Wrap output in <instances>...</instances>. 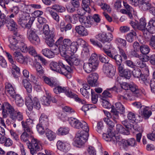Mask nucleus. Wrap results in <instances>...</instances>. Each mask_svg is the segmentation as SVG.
Segmentation results:
<instances>
[{"label":"nucleus","instance_id":"f257e3e1","mask_svg":"<svg viewBox=\"0 0 155 155\" xmlns=\"http://www.w3.org/2000/svg\"><path fill=\"white\" fill-rule=\"evenodd\" d=\"M20 139L22 142L28 143V147L32 155H34L42 149L41 142L34 138L32 136H29L26 132H24L22 133L20 137Z\"/></svg>","mask_w":155,"mask_h":155},{"label":"nucleus","instance_id":"f03ea898","mask_svg":"<svg viewBox=\"0 0 155 155\" xmlns=\"http://www.w3.org/2000/svg\"><path fill=\"white\" fill-rule=\"evenodd\" d=\"M62 37L58 40L56 42L57 45H60L59 50L61 56L65 57L70 55L71 53L69 50L71 45L72 44L71 40L68 38H66L63 40Z\"/></svg>","mask_w":155,"mask_h":155},{"label":"nucleus","instance_id":"7ed1b4c3","mask_svg":"<svg viewBox=\"0 0 155 155\" xmlns=\"http://www.w3.org/2000/svg\"><path fill=\"white\" fill-rule=\"evenodd\" d=\"M88 131L81 130L78 131L76 134L74 139V141L78 147H81L87 141L88 137Z\"/></svg>","mask_w":155,"mask_h":155},{"label":"nucleus","instance_id":"20e7f679","mask_svg":"<svg viewBox=\"0 0 155 155\" xmlns=\"http://www.w3.org/2000/svg\"><path fill=\"white\" fill-rule=\"evenodd\" d=\"M34 20V17H30L29 14L23 13L20 15L18 22L22 27L29 28Z\"/></svg>","mask_w":155,"mask_h":155},{"label":"nucleus","instance_id":"39448f33","mask_svg":"<svg viewBox=\"0 0 155 155\" xmlns=\"http://www.w3.org/2000/svg\"><path fill=\"white\" fill-rule=\"evenodd\" d=\"M25 104L28 110H31L33 107L37 109L40 107V105L38 99L36 97H33L31 94H28L25 99Z\"/></svg>","mask_w":155,"mask_h":155},{"label":"nucleus","instance_id":"423d86ee","mask_svg":"<svg viewBox=\"0 0 155 155\" xmlns=\"http://www.w3.org/2000/svg\"><path fill=\"white\" fill-rule=\"evenodd\" d=\"M69 124L73 128L82 130L89 131V128L87 123L84 121H80L75 118H70L68 120Z\"/></svg>","mask_w":155,"mask_h":155},{"label":"nucleus","instance_id":"0eeeda50","mask_svg":"<svg viewBox=\"0 0 155 155\" xmlns=\"http://www.w3.org/2000/svg\"><path fill=\"white\" fill-rule=\"evenodd\" d=\"M22 38V36L20 35H15L9 38V41L10 43L9 46L11 50L14 51L19 49L20 46L18 41H20Z\"/></svg>","mask_w":155,"mask_h":155},{"label":"nucleus","instance_id":"6e6552de","mask_svg":"<svg viewBox=\"0 0 155 155\" xmlns=\"http://www.w3.org/2000/svg\"><path fill=\"white\" fill-rule=\"evenodd\" d=\"M125 108L124 106L120 102H117L115 104V108L114 106L112 107L111 113L114 114V117H113L115 119H119L118 114H123Z\"/></svg>","mask_w":155,"mask_h":155},{"label":"nucleus","instance_id":"1a4fd4ad","mask_svg":"<svg viewBox=\"0 0 155 155\" xmlns=\"http://www.w3.org/2000/svg\"><path fill=\"white\" fill-rule=\"evenodd\" d=\"M115 67L111 65L108 64L104 65V66L103 71L108 77L113 78L116 72Z\"/></svg>","mask_w":155,"mask_h":155},{"label":"nucleus","instance_id":"9d476101","mask_svg":"<svg viewBox=\"0 0 155 155\" xmlns=\"http://www.w3.org/2000/svg\"><path fill=\"white\" fill-rule=\"evenodd\" d=\"M28 36L29 40L33 44L37 45L40 42L39 38L35 30H31L29 31Z\"/></svg>","mask_w":155,"mask_h":155},{"label":"nucleus","instance_id":"9b49d317","mask_svg":"<svg viewBox=\"0 0 155 155\" xmlns=\"http://www.w3.org/2000/svg\"><path fill=\"white\" fill-rule=\"evenodd\" d=\"M63 67H64V65L60 62L58 63L52 62L50 64V68L52 70L61 74L64 73Z\"/></svg>","mask_w":155,"mask_h":155},{"label":"nucleus","instance_id":"f8f14e48","mask_svg":"<svg viewBox=\"0 0 155 155\" xmlns=\"http://www.w3.org/2000/svg\"><path fill=\"white\" fill-rule=\"evenodd\" d=\"M54 91L57 94H59L61 93H64L69 97H72L74 96L71 90L68 87H62L58 86L54 88Z\"/></svg>","mask_w":155,"mask_h":155},{"label":"nucleus","instance_id":"ddd939ff","mask_svg":"<svg viewBox=\"0 0 155 155\" xmlns=\"http://www.w3.org/2000/svg\"><path fill=\"white\" fill-rule=\"evenodd\" d=\"M2 115L3 118H6L7 117L8 111L10 114L11 116L12 113L14 111V109L13 107L8 103L4 102L2 104Z\"/></svg>","mask_w":155,"mask_h":155},{"label":"nucleus","instance_id":"4468645a","mask_svg":"<svg viewBox=\"0 0 155 155\" xmlns=\"http://www.w3.org/2000/svg\"><path fill=\"white\" fill-rule=\"evenodd\" d=\"M90 4V0H82V8L79 11V14L81 15H83L86 12L89 13L91 11L89 7Z\"/></svg>","mask_w":155,"mask_h":155},{"label":"nucleus","instance_id":"2eb2a0df","mask_svg":"<svg viewBox=\"0 0 155 155\" xmlns=\"http://www.w3.org/2000/svg\"><path fill=\"white\" fill-rule=\"evenodd\" d=\"M98 75L96 73H94L89 74L87 77V82L91 86H95L98 84L97 80Z\"/></svg>","mask_w":155,"mask_h":155},{"label":"nucleus","instance_id":"dca6fc26","mask_svg":"<svg viewBox=\"0 0 155 155\" xmlns=\"http://www.w3.org/2000/svg\"><path fill=\"white\" fill-rule=\"evenodd\" d=\"M65 58L66 61L71 66L73 65L77 66L80 64V61L74 54L67 57H63Z\"/></svg>","mask_w":155,"mask_h":155},{"label":"nucleus","instance_id":"f3484780","mask_svg":"<svg viewBox=\"0 0 155 155\" xmlns=\"http://www.w3.org/2000/svg\"><path fill=\"white\" fill-rule=\"evenodd\" d=\"M75 29L76 32L81 37L87 36L89 34L87 30L84 26L82 25L76 26Z\"/></svg>","mask_w":155,"mask_h":155},{"label":"nucleus","instance_id":"a211bd4d","mask_svg":"<svg viewBox=\"0 0 155 155\" xmlns=\"http://www.w3.org/2000/svg\"><path fill=\"white\" fill-rule=\"evenodd\" d=\"M79 20L82 25L87 28L91 27L93 21L90 19V17L81 15L79 18Z\"/></svg>","mask_w":155,"mask_h":155},{"label":"nucleus","instance_id":"6ab92c4d","mask_svg":"<svg viewBox=\"0 0 155 155\" xmlns=\"http://www.w3.org/2000/svg\"><path fill=\"white\" fill-rule=\"evenodd\" d=\"M54 48V50L51 51L47 48H44L42 50V54L48 58L53 57L55 54H57V50H58L56 46H54L53 47Z\"/></svg>","mask_w":155,"mask_h":155},{"label":"nucleus","instance_id":"aec40b11","mask_svg":"<svg viewBox=\"0 0 155 155\" xmlns=\"http://www.w3.org/2000/svg\"><path fill=\"white\" fill-rule=\"evenodd\" d=\"M13 55L16 60L21 63H26L28 58L24 56L20 52L15 51Z\"/></svg>","mask_w":155,"mask_h":155},{"label":"nucleus","instance_id":"412c9836","mask_svg":"<svg viewBox=\"0 0 155 155\" xmlns=\"http://www.w3.org/2000/svg\"><path fill=\"white\" fill-rule=\"evenodd\" d=\"M114 117V114H112V117L108 118L105 117L104 118V120L105 123L109 127H113L115 125V124L117 123V120L118 119H115L113 117Z\"/></svg>","mask_w":155,"mask_h":155},{"label":"nucleus","instance_id":"4be33fe9","mask_svg":"<svg viewBox=\"0 0 155 155\" xmlns=\"http://www.w3.org/2000/svg\"><path fill=\"white\" fill-rule=\"evenodd\" d=\"M45 42L49 47H54L55 46L54 44V35L53 33L51 32L49 34L45 36Z\"/></svg>","mask_w":155,"mask_h":155},{"label":"nucleus","instance_id":"5701e85b","mask_svg":"<svg viewBox=\"0 0 155 155\" xmlns=\"http://www.w3.org/2000/svg\"><path fill=\"white\" fill-rule=\"evenodd\" d=\"M4 21L6 26L9 30L15 31L17 29V25L13 20H5Z\"/></svg>","mask_w":155,"mask_h":155},{"label":"nucleus","instance_id":"b1692460","mask_svg":"<svg viewBox=\"0 0 155 155\" xmlns=\"http://www.w3.org/2000/svg\"><path fill=\"white\" fill-rule=\"evenodd\" d=\"M97 68L96 66L94 67V65L90 62L85 63L83 66L84 69L87 73L94 71Z\"/></svg>","mask_w":155,"mask_h":155},{"label":"nucleus","instance_id":"393cba45","mask_svg":"<svg viewBox=\"0 0 155 155\" xmlns=\"http://www.w3.org/2000/svg\"><path fill=\"white\" fill-rule=\"evenodd\" d=\"M5 87L8 95L14 98L15 95V91L12 85L9 83H7L5 84Z\"/></svg>","mask_w":155,"mask_h":155},{"label":"nucleus","instance_id":"a878e982","mask_svg":"<svg viewBox=\"0 0 155 155\" xmlns=\"http://www.w3.org/2000/svg\"><path fill=\"white\" fill-rule=\"evenodd\" d=\"M147 29L152 33L155 31V17L152 18L149 21Z\"/></svg>","mask_w":155,"mask_h":155},{"label":"nucleus","instance_id":"bb28decb","mask_svg":"<svg viewBox=\"0 0 155 155\" xmlns=\"http://www.w3.org/2000/svg\"><path fill=\"white\" fill-rule=\"evenodd\" d=\"M11 118L13 120H21L23 117L22 114L20 112L13 111L11 114Z\"/></svg>","mask_w":155,"mask_h":155},{"label":"nucleus","instance_id":"cd10ccee","mask_svg":"<svg viewBox=\"0 0 155 155\" xmlns=\"http://www.w3.org/2000/svg\"><path fill=\"white\" fill-rule=\"evenodd\" d=\"M146 21L143 19L141 18L137 23L136 28L141 31L145 30L146 29L147 30V27L146 28Z\"/></svg>","mask_w":155,"mask_h":155},{"label":"nucleus","instance_id":"c85d7f7f","mask_svg":"<svg viewBox=\"0 0 155 155\" xmlns=\"http://www.w3.org/2000/svg\"><path fill=\"white\" fill-rule=\"evenodd\" d=\"M116 131L118 133L125 135H128L130 133L127 128H124L120 124H118L116 125Z\"/></svg>","mask_w":155,"mask_h":155},{"label":"nucleus","instance_id":"c756f323","mask_svg":"<svg viewBox=\"0 0 155 155\" xmlns=\"http://www.w3.org/2000/svg\"><path fill=\"white\" fill-rule=\"evenodd\" d=\"M89 62L93 64L94 66L97 68L99 65V61L98 60V56L95 54H92L89 59Z\"/></svg>","mask_w":155,"mask_h":155},{"label":"nucleus","instance_id":"7c9ffc66","mask_svg":"<svg viewBox=\"0 0 155 155\" xmlns=\"http://www.w3.org/2000/svg\"><path fill=\"white\" fill-rule=\"evenodd\" d=\"M23 84L27 91L30 93L32 91V87L30 83L26 79H24L22 81Z\"/></svg>","mask_w":155,"mask_h":155},{"label":"nucleus","instance_id":"2f4dec72","mask_svg":"<svg viewBox=\"0 0 155 155\" xmlns=\"http://www.w3.org/2000/svg\"><path fill=\"white\" fill-rule=\"evenodd\" d=\"M71 54L70 55L66 56V57L72 55V54H74V53L76 52L78 48V44L77 41H74L72 42V44L70 45Z\"/></svg>","mask_w":155,"mask_h":155},{"label":"nucleus","instance_id":"473e14b6","mask_svg":"<svg viewBox=\"0 0 155 155\" xmlns=\"http://www.w3.org/2000/svg\"><path fill=\"white\" fill-rule=\"evenodd\" d=\"M39 121L42 124H43L47 126L49 124L48 118L47 115L42 114L39 119Z\"/></svg>","mask_w":155,"mask_h":155},{"label":"nucleus","instance_id":"72a5a7b5","mask_svg":"<svg viewBox=\"0 0 155 155\" xmlns=\"http://www.w3.org/2000/svg\"><path fill=\"white\" fill-rule=\"evenodd\" d=\"M137 35L136 32L132 30L131 32L128 34L126 36V40L130 42H132L134 40V37Z\"/></svg>","mask_w":155,"mask_h":155},{"label":"nucleus","instance_id":"f704fd0d","mask_svg":"<svg viewBox=\"0 0 155 155\" xmlns=\"http://www.w3.org/2000/svg\"><path fill=\"white\" fill-rule=\"evenodd\" d=\"M150 1H147L140 5L139 7L140 9L143 11H146L149 10L152 5L150 2Z\"/></svg>","mask_w":155,"mask_h":155},{"label":"nucleus","instance_id":"c9c22d12","mask_svg":"<svg viewBox=\"0 0 155 155\" xmlns=\"http://www.w3.org/2000/svg\"><path fill=\"white\" fill-rule=\"evenodd\" d=\"M51 101V97L49 94H46V95L43 96V104L47 106L50 105Z\"/></svg>","mask_w":155,"mask_h":155},{"label":"nucleus","instance_id":"e433bc0d","mask_svg":"<svg viewBox=\"0 0 155 155\" xmlns=\"http://www.w3.org/2000/svg\"><path fill=\"white\" fill-rule=\"evenodd\" d=\"M151 114V112L148 107H145L141 111L142 116L145 118H148Z\"/></svg>","mask_w":155,"mask_h":155},{"label":"nucleus","instance_id":"4c0bfd02","mask_svg":"<svg viewBox=\"0 0 155 155\" xmlns=\"http://www.w3.org/2000/svg\"><path fill=\"white\" fill-rule=\"evenodd\" d=\"M47 10L50 13L52 18L57 22H59L60 20V17L58 15L56 12H53L51 10L52 8L50 7H48Z\"/></svg>","mask_w":155,"mask_h":155},{"label":"nucleus","instance_id":"58836bf2","mask_svg":"<svg viewBox=\"0 0 155 155\" xmlns=\"http://www.w3.org/2000/svg\"><path fill=\"white\" fill-rule=\"evenodd\" d=\"M46 135L48 139L50 141L54 140L56 137L55 134L49 129L46 130Z\"/></svg>","mask_w":155,"mask_h":155},{"label":"nucleus","instance_id":"ea45409f","mask_svg":"<svg viewBox=\"0 0 155 155\" xmlns=\"http://www.w3.org/2000/svg\"><path fill=\"white\" fill-rule=\"evenodd\" d=\"M29 80L30 82H32L34 83L35 87L39 88L40 87V84L37 82V78L35 77V75L31 74L29 78Z\"/></svg>","mask_w":155,"mask_h":155},{"label":"nucleus","instance_id":"a19ab883","mask_svg":"<svg viewBox=\"0 0 155 155\" xmlns=\"http://www.w3.org/2000/svg\"><path fill=\"white\" fill-rule=\"evenodd\" d=\"M78 14H74L72 16L69 15L65 16V18L66 19H69V20L73 24H75L78 21Z\"/></svg>","mask_w":155,"mask_h":155},{"label":"nucleus","instance_id":"79ce46f5","mask_svg":"<svg viewBox=\"0 0 155 155\" xmlns=\"http://www.w3.org/2000/svg\"><path fill=\"white\" fill-rule=\"evenodd\" d=\"M136 66L141 68H144L145 69V73L146 74L149 73V70L147 67L146 66L145 63H143L142 61H138L136 64Z\"/></svg>","mask_w":155,"mask_h":155},{"label":"nucleus","instance_id":"37998d69","mask_svg":"<svg viewBox=\"0 0 155 155\" xmlns=\"http://www.w3.org/2000/svg\"><path fill=\"white\" fill-rule=\"evenodd\" d=\"M69 131V128L65 127H61L58 130V134L61 135H65L68 134Z\"/></svg>","mask_w":155,"mask_h":155},{"label":"nucleus","instance_id":"c03bdc74","mask_svg":"<svg viewBox=\"0 0 155 155\" xmlns=\"http://www.w3.org/2000/svg\"><path fill=\"white\" fill-rule=\"evenodd\" d=\"M15 103L18 106L21 107L23 105V100L19 95H15Z\"/></svg>","mask_w":155,"mask_h":155},{"label":"nucleus","instance_id":"a18cd8bd","mask_svg":"<svg viewBox=\"0 0 155 155\" xmlns=\"http://www.w3.org/2000/svg\"><path fill=\"white\" fill-rule=\"evenodd\" d=\"M57 147L58 149L60 151L65 152L66 151L65 144L61 141H59L57 143Z\"/></svg>","mask_w":155,"mask_h":155},{"label":"nucleus","instance_id":"49530a36","mask_svg":"<svg viewBox=\"0 0 155 155\" xmlns=\"http://www.w3.org/2000/svg\"><path fill=\"white\" fill-rule=\"evenodd\" d=\"M106 33L104 32H101L99 33L96 36V38L103 43L105 42V35Z\"/></svg>","mask_w":155,"mask_h":155},{"label":"nucleus","instance_id":"de8ad7c7","mask_svg":"<svg viewBox=\"0 0 155 155\" xmlns=\"http://www.w3.org/2000/svg\"><path fill=\"white\" fill-rule=\"evenodd\" d=\"M141 52L143 54H146L150 52V49L148 46L146 45H143L140 48Z\"/></svg>","mask_w":155,"mask_h":155},{"label":"nucleus","instance_id":"09e8293b","mask_svg":"<svg viewBox=\"0 0 155 155\" xmlns=\"http://www.w3.org/2000/svg\"><path fill=\"white\" fill-rule=\"evenodd\" d=\"M53 9L58 12H63L65 10L64 7L58 5H54L52 7Z\"/></svg>","mask_w":155,"mask_h":155},{"label":"nucleus","instance_id":"8fccbe9b","mask_svg":"<svg viewBox=\"0 0 155 155\" xmlns=\"http://www.w3.org/2000/svg\"><path fill=\"white\" fill-rule=\"evenodd\" d=\"M43 79L45 83L50 86H53L54 85L55 82L51 81L48 78L44 76L43 77Z\"/></svg>","mask_w":155,"mask_h":155},{"label":"nucleus","instance_id":"3c124183","mask_svg":"<svg viewBox=\"0 0 155 155\" xmlns=\"http://www.w3.org/2000/svg\"><path fill=\"white\" fill-rule=\"evenodd\" d=\"M91 100L92 103L96 104L97 101L98 96L97 94H95L92 89H91Z\"/></svg>","mask_w":155,"mask_h":155},{"label":"nucleus","instance_id":"603ef678","mask_svg":"<svg viewBox=\"0 0 155 155\" xmlns=\"http://www.w3.org/2000/svg\"><path fill=\"white\" fill-rule=\"evenodd\" d=\"M131 73L130 71L128 69L125 71V72L120 76L127 79H129L131 76Z\"/></svg>","mask_w":155,"mask_h":155},{"label":"nucleus","instance_id":"864d4df0","mask_svg":"<svg viewBox=\"0 0 155 155\" xmlns=\"http://www.w3.org/2000/svg\"><path fill=\"white\" fill-rule=\"evenodd\" d=\"M113 133L110 132L107 134H104L103 135V137L104 139L107 141H110L111 140L112 135L113 136Z\"/></svg>","mask_w":155,"mask_h":155},{"label":"nucleus","instance_id":"5fc2aeb1","mask_svg":"<svg viewBox=\"0 0 155 155\" xmlns=\"http://www.w3.org/2000/svg\"><path fill=\"white\" fill-rule=\"evenodd\" d=\"M87 151L89 155H96V151L92 146H89L87 149Z\"/></svg>","mask_w":155,"mask_h":155},{"label":"nucleus","instance_id":"6e6d98bb","mask_svg":"<svg viewBox=\"0 0 155 155\" xmlns=\"http://www.w3.org/2000/svg\"><path fill=\"white\" fill-rule=\"evenodd\" d=\"M129 89L134 94H138L139 93V91L137 87L134 84L130 85Z\"/></svg>","mask_w":155,"mask_h":155},{"label":"nucleus","instance_id":"4d7b16f0","mask_svg":"<svg viewBox=\"0 0 155 155\" xmlns=\"http://www.w3.org/2000/svg\"><path fill=\"white\" fill-rule=\"evenodd\" d=\"M28 49H29L28 52L30 55L34 57H36L37 56V53L33 47L29 46Z\"/></svg>","mask_w":155,"mask_h":155},{"label":"nucleus","instance_id":"13d9d810","mask_svg":"<svg viewBox=\"0 0 155 155\" xmlns=\"http://www.w3.org/2000/svg\"><path fill=\"white\" fill-rule=\"evenodd\" d=\"M118 71L120 75L121 76L125 72V71L127 69L124 68V65L123 64H120L117 66Z\"/></svg>","mask_w":155,"mask_h":155},{"label":"nucleus","instance_id":"bf43d9fd","mask_svg":"<svg viewBox=\"0 0 155 155\" xmlns=\"http://www.w3.org/2000/svg\"><path fill=\"white\" fill-rule=\"evenodd\" d=\"M35 67L38 73L39 74H42L44 73V71L42 68L41 65L38 63H37L35 64Z\"/></svg>","mask_w":155,"mask_h":155},{"label":"nucleus","instance_id":"052dcab7","mask_svg":"<svg viewBox=\"0 0 155 155\" xmlns=\"http://www.w3.org/2000/svg\"><path fill=\"white\" fill-rule=\"evenodd\" d=\"M101 8L104 11H107L109 12L111 11V9L110 6L105 3H102L101 5Z\"/></svg>","mask_w":155,"mask_h":155},{"label":"nucleus","instance_id":"680f3d73","mask_svg":"<svg viewBox=\"0 0 155 155\" xmlns=\"http://www.w3.org/2000/svg\"><path fill=\"white\" fill-rule=\"evenodd\" d=\"M20 49L22 52L27 53L29 50V46L28 47L27 45L23 43H21V46H20Z\"/></svg>","mask_w":155,"mask_h":155},{"label":"nucleus","instance_id":"e2e57ef3","mask_svg":"<svg viewBox=\"0 0 155 155\" xmlns=\"http://www.w3.org/2000/svg\"><path fill=\"white\" fill-rule=\"evenodd\" d=\"M113 36L112 34L110 33H106L105 35V42H109L112 41L113 39Z\"/></svg>","mask_w":155,"mask_h":155},{"label":"nucleus","instance_id":"0e129e2a","mask_svg":"<svg viewBox=\"0 0 155 155\" xmlns=\"http://www.w3.org/2000/svg\"><path fill=\"white\" fill-rule=\"evenodd\" d=\"M113 59H114L116 61L117 66L120 64H122V59L121 56L119 55H116L114 57Z\"/></svg>","mask_w":155,"mask_h":155},{"label":"nucleus","instance_id":"69168bd1","mask_svg":"<svg viewBox=\"0 0 155 155\" xmlns=\"http://www.w3.org/2000/svg\"><path fill=\"white\" fill-rule=\"evenodd\" d=\"M43 124H38L37 126V129L38 133L41 134H43L45 133V130L42 126Z\"/></svg>","mask_w":155,"mask_h":155},{"label":"nucleus","instance_id":"338daca9","mask_svg":"<svg viewBox=\"0 0 155 155\" xmlns=\"http://www.w3.org/2000/svg\"><path fill=\"white\" fill-rule=\"evenodd\" d=\"M99 58L100 61L104 63H107L108 62V58L105 55L103 54L99 56Z\"/></svg>","mask_w":155,"mask_h":155},{"label":"nucleus","instance_id":"774afa93","mask_svg":"<svg viewBox=\"0 0 155 155\" xmlns=\"http://www.w3.org/2000/svg\"><path fill=\"white\" fill-rule=\"evenodd\" d=\"M102 102V106L104 108L107 109L110 108L111 104L108 101L103 99Z\"/></svg>","mask_w":155,"mask_h":155}]
</instances>
